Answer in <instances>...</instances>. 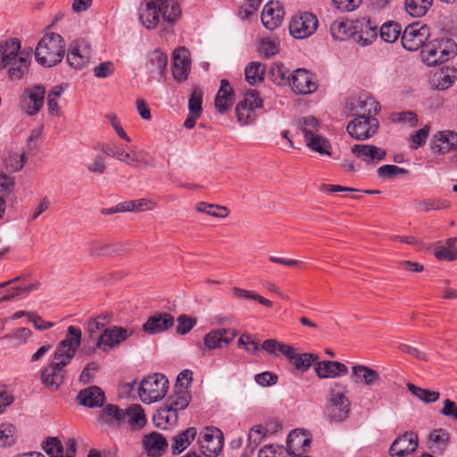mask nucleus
Masks as SVG:
<instances>
[{
  "label": "nucleus",
  "mask_w": 457,
  "mask_h": 457,
  "mask_svg": "<svg viewBox=\"0 0 457 457\" xmlns=\"http://www.w3.org/2000/svg\"><path fill=\"white\" fill-rule=\"evenodd\" d=\"M288 71L286 67L281 63H277L272 65L269 71L270 79L273 81V83L277 85H281L288 79L290 81V77H288Z\"/></svg>",
  "instance_id": "5fc2aeb1"
},
{
  "label": "nucleus",
  "mask_w": 457,
  "mask_h": 457,
  "mask_svg": "<svg viewBox=\"0 0 457 457\" xmlns=\"http://www.w3.org/2000/svg\"><path fill=\"white\" fill-rule=\"evenodd\" d=\"M433 0H405L406 12L413 17L425 15L432 5Z\"/></svg>",
  "instance_id": "a19ab883"
},
{
  "label": "nucleus",
  "mask_w": 457,
  "mask_h": 457,
  "mask_svg": "<svg viewBox=\"0 0 457 457\" xmlns=\"http://www.w3.org/2000/svg\"><path fill=\"white\" fill-rule=\"evenodd\" d=\"M197 435L195 428L191 427L173 437L171 452L174 455L183 452L194 441Z\"/></svg>",
  "instance_id": "f704fd0d"
},
{
  "label": "nucleus",
  "mask_w": 457,
  "mask_h": 457,
  "mask_svg": "<svg viewBox=\"0 0 457 457\" xmlns=\"http://www.w3.org/2000/svg\"><path fill=\"white\" fill-rule=\"evenodd\" d=\"M290 353L285 357L290 363L299 371L304 372L308 370L313 362L319 359L317 354L312 353H298L295 348L290 345Z\"/></svg>",
  "instance_id": "473e14b6"
},
{
  "label": "nucleus",
  "mask_w": 457,
  "mask_h": 457,
  "mask_svg": "<svg viewBox=\"0 0 457 457\" xmlns=\"http://www.w3.org/2000/svg\"><path fill=\"white\" fill-rule=\"evenodd\" d=\"M198 443L205 456L216 457L222 450L223 437L219 429L215 431V434L212 431H205L200 434Z\"/></svg>",
  "instance_id": "2eb2a0df"
},
{
  "label": "nucleus",
  "mask_w": 457,
  "mask_h": 457,
  "mask_svg": "<svg viewBox=\"0 0 457 457\" xmlns=\"http://www.w3.org/2000/svg\"><path fill=\"white\" fill-rule=\"evenodd\" d=\"M98 421L101 424L120 427L125 425V413L124 409L120 408L118 405L107 404L102 410Z\"/></svg>",
  "instance_id": "cd10ccee"
},
{
  "label": "nucleus",
  "mask_w": 457,
  "mask_h": 457,
  "mask_svg": "<svg viewBox=\"0 0 457 457\" xmlns=\"http://www.w3.org/2000/svg\"><path fill=\"white\" fill-rule=\"evenodd\" d=\"M317 17L311 12H303L295 16L289 24L290 34L298 39L312 35L318 27Z\"/></svg>",
  "instance_id": "9d476101"
},
{
  "label": "nucleus",
  "mask_w": 457,
  "mask_h": 457,
  "mask_svg": "<svg viewBox=\"0 0 457 457\" xmlns=\"http://www.w3.org/2000/svg\"><path fill=\"white\" fill-rule=\"evenodd\" d=\"M267 429L262 425L253 426L248 434V445L245 449V457L252 455L255 448L262 443L265 438Z\"/></svg>",
  "instance_id": "4c0bfd02"
},
{
  "label": "nucleus",
  "mask_w": 457,
  "mask_h": 457,
  "mask_svg": "<svg viewBox=\"0 0 457 457\" xmlns=\"http://www.w3.org/2000/svg\"><path fill=\"white\" fill-rule=\"evenodd\" d=\"M181 11L175 0H145L138 9V17L142 25L147 29H154L160 21L172 25L180 16Z\"/></svg>",
  "instance_id": "f03ea898"
},
{
  "label": "nucleus",
  "mask_w": 457,
  "mask_h": 457,
  "mask_svg": "<svg viewBox=\"0 0 457 457\" xmlns=\"http://www.w3.org/2000/svg\"><path fill=\"white\" fill-rule=\"evenodd\" d=\"M43 449L50 457H63V445L58 437H48Z\"/></svg>",
  "instance_id": "864d4df0"
},
{
  "label": "nucleus",
  "mask_w": 457,
  "mask_h": 457,
  "mask_svg": "<svg viewBox=\"0 0 457 457\" xmlns=\"http://www.w3.org/2000/svg\"><path fill=\"white\" fill-rule=\"evenodd\" d=\"M65 44L61 35L50 33L45 35L38 42L35 57L37 62L45 67H53L63 58Z\"/></svg>",
  "instance_id": "39448f33"
},
{
  "label": "nucleus",
  "mask_w": 457,
  "mask_h": 457,
  "mask_svg": "<svg viewBox=\"0 0 457 457\" xmlns=\"http://www.w3.org/2000/svg\"><path fill=\"white\" fill-rule=\"evenodd\" d=\"M4 162L6 168L11 171H19L27 162V159L24 153H10Z\"/></svg>",
  "instance_id": "3c124183"
},
{
  "label": "nucleus",
  "mask_w": 457,
  "mask_h": 457,
  "mask_svg": "<svg viewBox=\"0 0 457 457\" xmlns=\"http://www.w3.org/2000/svg\"><path fill=\"white\" fill-rule=\"evenodd\" d=\"M298 127L303 131L304 138H307L318 129L319 121L312 116L303 117L298 120Z\"/></svg>",
  "instance_id": "6e6d98bb"
},
{
  "label": "nucleus",
  "mask_w": 457,
  "mask_h": 457,
  "mask_svg": "<svg viewBox=\"0 0 457 457\" xmlns=\"http://www.w3.org/2000/svg\"><path fill=\"white\" fill-rule=\"evenodd\" d=\"M455 73V69H446L436 73L434 79V81H436L434 84L435 87L439 90L449 88L453 83Z\"/></svg>",
  "instance_id": "a18cd8bd"
},
{
  "label": "nucleus",
  "mask_w": 457,
  "mask_h": 457,
  "mask_svg": "<svg viewBox=\"0 0 457 457\" xmlns=\"http://www.w3.org/2000/svg\"><path fill=\"white\" fill-rule=\"evenodd\" d=\"M202 102L203 93L199 87H195L188 101L189 112L195 114V116H200L202 113Z\"/></svg>",
  "instance_id": "603ef678"
},
{
  "label": "nucleus",
  "mask_w": 457,
  "mask_h": 457,
  "mask_svg": "<svg viewBox=\"0 0 457 457\" xmlns=\"http://www.w3.org/2000/svg\"><path fill=\"white\" fill-rule=\"evenodd\" d=\"M254 380L262 386H269L278 382V376L270 371H264L255 375Z\"/></svg>",
  "instance_id": "69168bd1"
},
{
  "label": "nucleus",
  "mask_w": 457,
  "mask_h": 457,
  "mask_svg": "<svg viewBox=\"0 0 457 457\" xmlns=\"http://www.w3.org/2000/svg\"><path fill=\"white\" fill-rule=\"evenodd\" d=\"M196 210L216 218H226L229 210L226 206L201 202L197 204Z\"/></svg>",
  "instance_id": "49530a36"
},
{
  "label": "nucleus",
  "mask_w": 457,
  "mask_h": 457,
  "mask_svg": "<svg viewBox=\"0 0 457 457\" xmlns=\"http://www.w3.org/2000/svg\"><path fill=\"white\" fill-rule=\"evenodd\" d=\"M311 443L312 439L305 431L294 430L287 436V451L288 454L295 457L298 453H305Z\"/></svg>",
  "instance_id": "412c9836"
},
{
  "label": "nucleus",
  "mask_w": 457,
  "mask_h": 457,
  "mask_svg": "<svg viewBox=\"0 0 457 457\" xmlns=\"http://www.w3.org/2000/svg\"><path fill=\"white\" fill-rule=\"evenodd\" d=\"M29 61L25 53L15 60L10 62L8 65V77L12 80L21 79L28 72Z\"/></svg>",
  "instance_id": "c9c22d12"
},
{
  "label": "nucleus",
  "mask_w": 457,
  "mask_h": 457,
  "mask_svg": "<svg viewBox=\"0 0 457 457\" xmlns=\"http://www.w3.org/2000/svg\"><path fill=\"white\" fill-rule=\"evenodd\" d=\"M379 110V104L372 97L361 96L351 102V111L354 115H376Z\"/></svg>",
  "instance_id": "c85d7f7f"
},
{
  "label": "nucleus",
  "mask_w": 457,
  "mask_h": 457,
  "mask_svg": "<svg viewBox=\"0 0 457 457\" xmlns=\"http://www.w3.org/2000/svg\"><path fill=\"white\" fill-rule=\"evenodd\" d=\"M379 128V123L375 115H358L351 120L346 130L356 140H366L372 137Z\"/></svg>",
  "instance_id": "6e6552de"
},
{
  "label": "nucleus",
  "mask_w": 457,
  "mask_h": 457,
  "mask_svg": "<svg viewBox=\"0 0 457 457\" xmlns=\"http://www.w3.org/2000/svg\"><path fill=\"white\" fill-rule=\"evenodd\" d=\"M292 89L298 94H311L317 89L312 74L305 69H298L290 76Z\"/></svg>",
  "instance_id": "f3484780"
},
{
  "label": "nucleus",
  "mask_w": 457,
  "mask_h": 457,
  "mask_svg": "<svg viewBox=\"0 0 457 457\" xmlns=\"http://www.w3.org/2000/svg\"><path fill=\"white\" fill-rule=\"evenodd\" d=\"M314 371L320 378H335L347 373V367L339 361H322L315 365Z\"/></svg>",
  "instance_id": "b1692460"
},
{
  "label": "nucleus",
  "mask_w": 457,
  "mask_h": 457,
  "mask_svg": "<svg viewBox=\"0 0 457 457\" xmlns=\"http://www.w3.org/2000/svg\"><path fill=\"white\" fill-rule=\"evenodd\" d=\"M265 70V65L262 62H251L245 69L246 81L250 85H254L258 81H263Z\"/></svg>",
  "instance_id": "ea45409f"
},
{
  "label": "nucleus",
  "mask_w": 457,
  "mask_h": 457,
  "mask_svg": "<svg viewBox=\"0 0 457 457\" xmlns=\"http://www.w3.org/2000/svg\"><path fill=\"white\" fill-rule=\"evenodd\" d=\"M171 69L176 80L183 81L187 79L190 71V60L186 48H179L174 51Z\"/></svg>",
  "instance_id": "4be33fe9"
},
{
  "label": "nucleus",
  "mask_w": 457,
  "mask_h": 457,
  "mask_svg": "<svg viewBox=\"0 0 457 457\" xmlns=\"http://www.w3.org/2000/svg\"><path fill=\"white\" fill-rule=\"evenodd\" d=\"M345 392V386L341 383H335L329 389L324 414L330 424L344 423L350 416L351 403Z\"/></svg>",
  "instance_id": "20e7f679"
},
{
  "label": "nucleus",
  "mask_w": 457,
  "mask_h": 457,
  "mask_svg": "<svg viewBox=\"0 0 457 457\" xmlns=\"http://www.w3.org/2000/svg\"><path fill=\"white\" fill-rule=\"evenodd\" d=\"M284 11L278 2H269L263 7L262 12V22L269 30L278 28L283 21Z\"/></svg>",
  "instance_id": "6ab92c4d"
},
{
  "label": "nucleus",
  "mask_w": 457,
  "mask_h": 457,
  "mask_svg": "<svg viewBox=\"0 0 457 457\" xmlns=\"http://www.w3.org/2000/svg\"><path fill=\"white\" fill-rule=\"evenodd\" d=\"M167 65L168 56L162 51L156 49L149 54L146 63L147 71L150 76L158 82L166 79Z\"/></svg>",
  "instance_id": "dca6fc26"
},
{
  "label": "nucleus",
  "mask_w": 457,
  "mask_h": 457,
  "mask_svg": "<svg viewBox=\"0 0 457 457\" xmlns=\"http://www.w3.org/2000/svg\"><path fill=\"white\" fill-rule=\"evenodd\" d=\"M283 448L271 445H264L259 450L258 457H283Z\"/></svg>",
  "instance_id": "774afa93"
},
{
  "label": "nucleus",
  "mask_w": 457,
  "mask_h": 457,
  "mask_svg": "<svg viewBox=\"0 0 457 457\" xmlns=\"http://www.w3.org/2000/svg\"><path fill=\"white\" fill-rule=\"evenodd\" d=\"M450 439L449 433L443 428L433 430L428 437L429 449L434 453H440L446 448Z\"/></svg>",
  "instance_id": "e433bc0d"
},
{
  "label": "nucleus",
  "mask_w": 457,
  "mask_h": 457,
  "mask_svg": "<svg viewBox=\"0 0 457 457\" xmlns=\"http://www.w3.org/2000/svg\"><path fill=\"white\" fill-rule=\"evenodd\" d=\"M429 37V28L427 25L413 23L405 28L401 40L403 46L408 51L420 48Z\"/></svg>",
  "instance_id": "1a4fd4ad"
},
{
  "label": "nucleus",
  "mask_w": 457,
  "mask_h": 457,
  "mask_svg": "<svg viewBox=\"0 0 457 457\" xmlns=\"http://www.w3.org/2000/svg\"><path fill=\"white\" fill-rule=\"evenodd\" d=\"M143 445L146 453L153 457H160L168 449L166 438L158 432L145 436Z\"/></svg>",
  "instance_id": "bb28decb"
},
{
  "label": "nucleus",
  "mask_w": 457,
  "mask_h": 457,
  "mask_svg": "<svg viewBox=\"0 0 457 457\" xmlns=\"http://www.w3.org/2000/svg\"><path fill=\"white\" fill-rule=\"evenodd\" d=\"M258 52L262 56L269 58L278 53V45L275 40L264 37L260 41Z\"/></svg>",
  "instance_id": "13d9d810"
},
{
  "label": "nucleus",
  "mask_w": 457,
  "mask_h": 457,
  "mask_svg": "<svg viewBox=\"0 0 457 457\" xmlns=\"http://www.w3.org/2000/svg\"><path fill=\"white\" fill-rule=\"evenodd\" d=\"M125 424L133 429H140L146 423V418L143 408L139 404H132L124 409Z\"/></svg>",
  "instance_id": "72a5a7b5"
},
{
  "label": "nucleus",
  "mask_w": 457,
  "mask_h": 457,
  "mask_svg": "<svg viewBox=\"0 0 457 457\" xmlns=\"http://www.w3.org/2000/svg\"><path fill=\"white\" fill-rule=\"evenodd\" d=\"M352 372L355 378V382L363 383L367 386L378 385L381 380L377 370L362 364L353 365Z\"/></svg>",
  "instance_id": "2f4dec72"
},
{
  "label": "nucleus",
  "mask_w": 457,
  "mask_h": 457,
  "mask_svg": "<svg viewBox=\"0 0 457 457\" xmlns=\"http://www.w3.org/2000/svg\"><path fill=\"white\" fill-rule=\"evenodd\" d=\"M457 54V44L449 37H442L427 45L422 50L423 61L428 66L443 63Z\"/></svg>",
  "instance_id": "423d86ee"
},
{
  "label": "nucleus",
  "mask_w": 457,
  "mask_h": 457,
  "mask_svg": "<svg viewBox=\"0 0 457 457\" xmlns=\"http://www.w3.org/2000/svg\"><path fill=\"white\" fill-rule=\"evenodd\" d=\"M90 54V44L86 39H77L69 46L67 62L74 69H82L89 62Z\"/></svg>",
  "instance_id": "f8f14e48"
},
{
  "label": "nucleus",
  "mask_w": 457,
  "mask_h": 457,
  "mask_svg": "<svg viewBox=\"0 0 457 457\" xmlns=\"http://www.w3.org/2000/svg\"><path fill=\"white\" fill-rule=\"evenodd\" d=\"M134 330L118 326L105 328L98 337L96 346L104 352L112 350L128 339Z\"/></svg>",
  "instance_id": "9b49d317"
},
{
  "label": "nucleus",
  "mask_w": 457,
  "mask_h": 457,
  "mask_svg": "<svg viewBox=\"0 0 457 457\" xmlns=\"http://www.w3.org/2000/svg\"><path fill=\"white\" fill-rule=\"evenodd\" d=\"M238 104H243L248 108L253 110L254 108H260L262 106V99L259 96L256 90L248 89L245 93L244 99L239 101Z\"/></svg>",
  "instance_id": "052dcab7"
},
{
  "label": "nucleus",
  "mask_w": 457,
  "mask_h": 457,
  "mask_svg": "<svg viewBox=\"0 0 457 457\" xmlns=\"http://www.w3.org/2000/svg\"><path fill=\"white\" fill-rule=\"evenodd\" d=\"M262 348L270 354H276L279 352L282 355L290 353V345L278 342L275 339H267L263 341Z\"/></svg>",
  "instance_id": "8fccbe9b"
},
{
  "label": "nucleus",
  "mask_w": 457,
  "mask_h": 457,
  "mask_svg": "<svg viewBox=\"0 0 457 457\" xmlns=\"http://www.w3.org/2000/svg\"><path fill=\"white\" fill-rule=\"evenodd\" d=\"M407 388L411 393V395H413L425 403H435L440 397L439 392L422 388L411 383L407 384Z\"/></svg>",
  "instance_id": "79ce46f5"
},
{
  "label": "nucleus",
  "mask_w": 457,
  "mask_h": 457,
  "mask_svg": "<svg viewBox=\"0 0 457 457\" xmlns=\"http://www.w3.org/2000/svg\"><path fill=\"white\" fill-rule=\"evenodd\" d=\"M28 96L23 101V108L29 115H34L39 112L45 97V89L41 86H34L27 91Z\"/></svg>",
  "instance_id": "7c9ffc66"
},
{
  "label": "nucleus",
  "mask_w": 457,
  "mask_h": 457,
  "mask_svg": "<svg viewBox=\"0 0 457 457\" xmlns=\"http://www.w3.org/2000/svg\"><path fill=\"white\" fill-rule=\"evenodd\" d=\"M408 174V170L396 165L386 164L378 169V176L381 179H395Z\"/></svg>",
  "instance_id": "4d7b16f0"
},
{
  "label": "nucleus",
  "mask_w": 457,
  "mask_h": 457,
  "mask_svg": "<svg viewBox=\"0 0 457 457\" xmlns=\"http://www.w3.org/2000/svg\"><path fill=\"white\" fill-rule=\"evenodd\" d=\"M419 445L418 435L413 431L397 436L389 448L390 457H405L414 453Z\"/></svg>",
  "instance_id": "ddd939ff"
},
{
  "label": "nucleus",
  "mask_w": 457,
  "mask_h": 457,
  "mask_svg": "<svg viewBox=\"0 0 457 457\" xmlns=\"http://www.w3.org/2000/svg\"><path fill=\"white\" fill-rule=\"evenodd\" d=\"M237 335V330L233 328L212 329L204 337V345L210 350L228 347Z\"/></svg>",
  "instance_id": "4468645a"
},
{
  "label": "nucleus",
  "mask_w": 457,
  "mask_h": 457,
  "mask_svg": "<svg viewBox=\"0 0 457 457\" xmlns=\"http://www.w3.org/2000/svg\"><path fill=\"white\" fill-rule=\"evenodd\" d=\"M21 42L17 38L0 42V70L6 69L10 62L21 55Z\"/></svg>",
  "instance_id": "393cba45"
},
{
  "label": "nucleus",
  "mask_w": 457,
  "mask_h": 457,
  "mask_svg": "<svg viewBox=\"0 0 457 457\" xmlns=\"http://www.w3.org/2000/svg\"><path fill=\"white\" fill-rule=\"evenodd\" d=\"M306 145L312 150L320 153V154L330 155L329 149L331 147L329 142L323 137L317 135L305 138Z\"/></svg>",
  "instance_id": "37998d69"
},
{
  "label": "nucleus",
  "mask_w": 457,
  "mask_h": 457,
  "mask_svg": "<svg viewBox=\"0 0 457 457\" xmlns=\"http://www.w3.org/2000/svg\"><path fill=\"white\" fill-rule=\"evenodd\" d=\"M16 428L11 423L0 425V446L9 447L15 443Z\"/></svg>",
  "instance_id": "de8ad7c7"
},
{
  "label": "nucleus",
  "mask_w": 457,
  "mask_h": 457,
  "mask_svg": "<svg viewBox=\"0 0 457 457\" xmlns=\"http://www.w3.org/2000/svg\"><path fill=\"white\" fill-rule=\"evenodd\" d=\"M191 400V395L187 386L175 385L173 394L170 395L163 405L153 416L155 427L166 429L168 426L175 425L178 420V411L185 410Z\"/></svg>",
  "instance_id": "7ed1b4c3"
},
{
  "label": "nucleus",
  "mask_w": 457,
  "mask_h": 457,
  "mask_svg": "<svg viewBox=\"0 0 457 457\" xmlns=\"http://www.w3.org/2000/svg\"><path fill=\"white\" fill-rule=\"evenodd\" d=\"M455 147L457 148V133L452 130L437 132L431 141L434 153L445 154Z\"/></svg>",
  "instance_id": "aec40b11"
},
{
  "label": "nucleus",
  "mask_w": 457,
  "mask_h": 457,
  "mask_svg": "<svg viewBox=\"0 0 457 457\" xmlns=\"http://www.w3.org/2000/svg\"><path fill=\"white\" fill-rule=\"evenodd\" d=\"M445 201L437 199H423L415 203V208L419 212H428L432 210H442L446 208L448 205L445 204Z\"/></svg>",
  "instance_id": "bf43d9fd"
},
{
  "label": "nucleus",
  "mask_w": 457,
  "mask_h": 457,
  "mask_svg": "<svg viewBox=\"0 0 457 457\" xmlns=\"http://www.w3.org/2000/svg\"><path fill=\"white\" fill-rule=\"evenodd\" d=\"M114 64L112 62H104L94 68V75L98 79H104L114 73Z\"/></svg>",
  "instance_id": "0e129e2a"
},
{
  "label": "nucleus",
  "mask_w": 457,
  "mask_h": 457,
  "mask_svg": "<svg viewBox=\"0 0 457 457\" xmlns=\"http://www.w3.org/2000/svg\"><path fill=\"white\" fill-rule=\"evenodd\" d=\"M392 120L394 122H398L409 127H414L417 124V115L413 112H403L393 114Z\"/></svg>",
  "instance_id": "e2e57ef3"
},
{
  "label": "nucleus",
  "mask_w": 457,
  "mask_h": 457,
  "mask_svg": "<svg viewBox=\"0 0 457 457\" xmlns=\"http://www.w3.org/2000/svg\"><path fill=\"white\" fill-rule=\"evenodd\" d=\"M77 401L87 408L101 407L105 401L104 392L99 386H91L79 392Z\"/></svg>",
  "instance_id": "5701e85b"
},
{
  "label": "nucleus",
  "mask_w": 457,
  "mask_h": 457,
  "mask_svg": "<svg viewBox=\"0 0 457 457\" xmlns=\"http://www.w3.org/2000/svg\"><path fill=\"white\" fill-rule=\"evenodd\" d=\"M32 336V331L28 328H19L4 335L2 340L8 341L12 347H20L26 345Z\"/></svg>",
  "instance_id": "58836bf2"
},
{
  "label": "nucleus",
  "mask_w": 457,
  "mask_h": 457,
  "mask_svg": "<svg viewBox=\"0 0 457 457\" xmlns=\"http://www.w3.org/2000/svg\"><path fill=\"white\" fill-rule=\"evenodd\" d=\"M401 25L395 21H388L384 23L380 29V37L381 38L387 42V43H393L395 42L401 34Z\"/></svg>",
  "instance_id": "c03bdc74"
},
{
  "label": "nucleus",
  "mask_w": 457,
  "mask_h": 457,
  "mask_svg": "<svg viewBox=\"0 0 457 457\" xmlns=\"http://www.w3.org/2000/svg\"><path fill=\"white\" fill-rule=\"evenodd\" d=\"M234 103V91L228 79H221L215 97V107L220 113L226 112Z\"/></svg>",
  "instance_id": "c756f323"
},
{
  "label": "nucleus",
  "mask_w": 457,
  "mask_h": 457,
  "mask_svg": "<svg viewBox=\"0 0 457 457\" xmlns=\"http://www.w3.org/2000/svg\"><path fill=\"white\" fill-rule=\"evenodd\" d=\"M82 333L79 328L70 326L66 337L56 346L50 363L41 370L43 385L56 391L64 382L65 367L74 358L80 344Z\"/></svg>",
  "instance_id": "f257e3e1"
},
{
  "label": "nucleus",
  "mask_w": 457,
  "mask_h": 457,
  "mask_svg": "<svg viewBox=\"0 0 457 457\" xmlns=\"http://www.w3.org/2000/svg\"><path fill=\"white\" fill-rule=\"evenodd\" d=\"M174 318L167 312H160L147 319L143 325V329L148 334H157L163 332L172 327Z\"/></svg>",
  "instance_id": "a878e982"
},
{
  "label": "nucleus",
  "mask_w": 457,
  "mask_h": 457,
  "mask_svg": "<svg viewBox=\"0 0 457 457\" xmlns=\"http://www.w3.org/2000/svg\"><path fill=\"white\" fill-rule=\"evenodd\" d=\"M178 325L176 331L179 335H185L188 333L194 326L196 324V319L191 318L186 314H181L177 319Z\"/></svg>",
  "instance_id": "680f3d73"
},
{
  "label": "nucleus",
  "mask_w": 457,
  "mask_h": 457,
  "mask_svg": "<svg viewBox=\"0 0 457 457\" xmlns=\"http://www.w3.org/2000/svg\"><path fill=\"white\" fill-rule=\"evenodd\" d=\"M353 154L361 161L370 164L377 163L386 158L385 149L374 145L357 144L352 147Z\"/></svg>",
  "instance_id": "a211bd4d"
},
{
  "label": "nucleus",
  "mask_w": 457,
  "mask_h": 457,
  "mask_svg": "<svg viewBox=\"0 0 457 457\" xmlns=\"http://www.w3.org/2000/svg\"><path fill=\"white\" fill-rule=\"evenodd\" d=\"M169 381L162 374H153L142 380L138 387V395L145 403H152L162 399L167 394Z\"/></svg>",
  "instance_id": "0eeeda50"
},
{
  "label": "nucleus",
  "mask_w": 457,
  "mask_h": 457,
  "mask_svg": "<svg viewBox=\"0 0 457 457\" xmlns=\"http://www.w3.org/2000/svg\"><path fill=\"white\" fill-rule=\"evenodd\" d=\"M362 0H332L334 6L341 12H352L361 4Z\"/></svg>",
  "instance_id": "338daca9"
},
{
  "label": "nucleus",
  "mask_w": 457,
  "mask_h": 457,
  "mask_svg": "<svg viewBox=\"0 0 457 457\" xmlns=\"http://www.w3.org/2000/svg\"><path fill=\"white\" fill-rule=\"evenodd\" d=\"M330 32L334 39L340 41L352 35L350 26L344 21H335L330 26Z\"/></svg>",
  "instance_id": "09e8293b"
}]
</instances>
